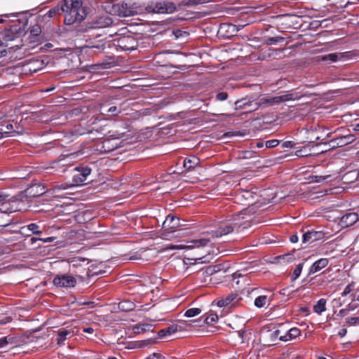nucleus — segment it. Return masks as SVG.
Masks as SVG:
<instances>
[{"instance_id": "f257e3e1", "label": "nucleus", "mask_w": 359, "mask_h": 359, "mask_svg": "<svg viewBox=\"0 0 359 359\" xmlns=\"http://www.w3.org/2000/svg\"><path fill=\"white\" fill-rule=\"evenodd\" d=\"M62 12L65 13V23L73 25L81 22L86 17V11L81 0H64L62 2Z\"/></svg>"}, {"instance_id": "f03ea898", "label": "nucleus", "mask_w": 359, "mask_h": 359, "mask_svg": "<svg viewBox=\"0 0 359 359\" xmlns=\"http://www.w3.org/2000/svg\"><path fill=\"white\" fill-rule=\"evenodd\" d=\"M24 130L23 126L17 121L4 120L0 122V139L22 134Z\"/></svg>"}, {"instance_id": "7ed1b4c3", "label": "nucleus", "mask_w": 359, "mask_h": 359, "mask_svg": "<svg viewBox=\"0 0 359 359\" xmlns=\"http://www.w3.org/2000/svg\"><path fill=\"white\" fill-rule=\"evenodd\" d=\"M112 20L108 16H100L93 19L90 22L79 25L76 27V31L79 33L88 32L92 29H101L109 26Z\"/></svg>"}, {"instance_id": "20e7f679", "label": "nucleus", "mask_w": 359, "mask_h": 359, "mask_svg": "<svg viewBox=\"0 0 359 359\" xmlns=\"http://www.w3.org/2000/svg\"><path fill=\"white\" fill-rule=\"evenodd\" d=\"M252 214L248 209L243 210L232 217V224L235 229H246L250 226Z\"/></svg>"}, {"instance_id": "39448f33", "label": "nucleus", "mask_w": 359, "mask_h": 359, "mask_svg": "<svg viewBox=\"0 0 359 359\" xmlns=\"http://www.w3.org/2000/svg\"><path fill=\"white\" fill-rule=\"evenodd\" d=\"M114 43L123 50H133L137 46V42L130 35L121 36L114 39Z\"/></svg>"}, {"instance_id": "423d86ee", "label": "nucleus", "mask_w": 359, "mask_h": 359, "mask_svg": "<svg viewBox=\"0 0 359 359\" xmlns=\"http://www.w3.org/2000/svg\"><path fill=\"white\" fill-rule=\"evenodd\" d=\"M210 242V239L201 238L197 240H191L187 242L185 245H170L168 249L170 250H191L195 248L205 246Z\"/></svg>"}, {"instance_id": "0eeeda50", "label": "nucleus", "mask_w": 359, "mask_h": 359, "mask_svg": "<svg viewBox=\"0 0 359 359\" xmlns=\"http://www.w3.org/2000/svg\"><path fill=\"white\" fill-rule=\"evenodd\" d=\"M20 201L17 198L6 199L0 203V212L3 213H11L21 210Z\"/></svg>"}, {"instance_id": "6e6552de", "label": "nucleus", "mask_w": 359, "mask_h": 359, "mask_svg": "<svg viewBox=\"0 0 359 359\" xmlns=\"http://www.w3.org/2000/svg\"><path fill=\"white\" fill-rule=\"evenodd\" d=\"M76 283L75 278L70 275L57 276L53 279L54 285L60 287H73Z\"/></svg>"}, {"instance_id": "1a4fd4ad", "label": "nucleus", "mask_w": 359, "mask_h": 359, "mask_svg": "<svg viewBox=\"0 0 359 359\" xmlns=\"http://www.w3.org/2000/svg\"><path fill=\"white\" fill-rule=\"evenodd\" d=\"M76 173L73 175V182L75 185L82 184L90 174L91 169L87 166L76 167L75 168Z\"/></svg>"}, {"instance_id": "9d476101", "label": "nucleus", "mask_w": 359, "mask_h": 359, "mask_svg": "<svg viewBox=\"0 0 359 359\" xmlns=\"http://www.w3.org/2000/svg\"><path fill=\"white\" fill-rule=\"evenodd\" d=\"M299 98L297 95L293 93H286L282 95L269 97L266 100V102L269 104H279L290 100H295Z\"/></svg>"}, {"instance_id": "9b49d317", "label": "nucleus", "mask_w": 359, "mask_h": 359, "mask_svg": "<svg viewBox=\"0 0 359 359\" xmlns=\"http://www.w3.org/2000/svg\"><path fill=\"white\" fill-rule=\"evenodd\" d=\"M234 229L235 227L232 223L223 224L217 230L212 231L211 235L212 238H219L231 233Z\"/></svg>"}, {"instance_id": "f8f14e48", "label": "nucleus", "mask_w": 359, "mask_h": 359, "mask_svg": "<svg viewBox=\"0 0 359 359\" xmlns=\"http://www.w3.org/2000/svg\"><path fill=\"white\" fill-rule=\"evenodd\" d=\"M355 140V136L349 134L334 138L330 141V143L332 144V147H343L352 143Z\"/></svg>"}, {"instance_id": "ddd939ff", "label": "nucleus", "mask_w": 359, "mask_h": 359, "mask_svg": "<svg viewBox=\"0 0 359 359\" xmlns=\"http://www.w3.org/2000/svg\"><path fill=\"white\" fill-rule=\"evenodd\" d=\"M358 219V216L355 212H349L343 215L339 224L341 227H348L355 224Z\"/></svg>"}, {"instance_id": "4468645a", "label": "nucleus", "mask_w": 359, "mask_h": 359, "mask_svg": "<svg viewBox=\"0 0 359 359\" xmlns=\"http://www.w3.org/2000/svg\"><path fill=\"white\" fill-rule=\"evenodd\" d=\"M74 336V331L66 328H60L57 330L56 341L58 345L62 346L64 341Z\"/></svg>"}, {"instance_id": "2eb2a0df", "label": "nucleus", "mask_w": 359, "mask_h": 359, "mask_svg": "<svg viewBox=\"0 0 359 359\" xmlns=\"http://www.w3.org/2000/svg\"><path fill=\"white\" fill-rule=\"evenodd\" d=\"M180 225V219L174 215H169L163 223V228L165 230L176 229Z\"/></svg>"}, {"instance_id": "dca6fc26", "label": "nucleus", "mask_w": 359, "mask_h": 359, "mask_svg": "<svg viewBox=\"0 0 359 359\" xmlns=\"http://www.w3.org/2000/svg\"><path fill=\"white\" fill-rule=\"evenodd\" d=\"M320 143L314 144V142H309L300 149L295 151V155L298 157H305L311 155V148L318 146Z\"/></svg>"}, {"instance_id": "f3484780", "label": "nucleus", "mask_w": 359, "mask_h": 359, "mask_svg": "<svg viewBox=\"0 0 359 359\" xmlns=\"http://www.w3.org/2000/svg\"><path fill=\"white\" fill-rule=\"evenodd\" d=\"M200 163L198 158L194 156H188L184 159L183 166L187 170H191L196 168Z\"/></svg>"}, {"instance_id": "a211bd4d", "label": "nucleus", "mask_w": 359, "mask_h": 359, "mask_svg": "<svg viewBox=\"0 0 359 359\" xmlns=\"http://www.w3.org/2000/svg\"><path fill=\"white\" fill-rule=\"evenodd\" d=\"M327 264H328L327 259H326V258L320 259L317 260L316 262H315L312 264V266L310 267L309 273L310 274L315 273L320 271L325 266H327Z\"/></svg>"}, {"instance_id": "6ab92c4d", "label": "nucleus", "mask_w": 359, "mask_h": 359, "mask_svg": "<svg viewBox=\"0 0 359 359\" xmlns=\"http://www.w3.org/2000/svg\"><path fill=\"white\" fill-rule=\"evenodd\" d=\"M175 8L172 4H167L165 3L156 4L154 11L158 13H172Z\"/></svg>"}, {"instance_id": "aec40b11", "label": "nucleus", "mask_w": 359, "mask_h": 359, "mask_svg": "<svg viewBox=\"0 0 359 359\" xmlns=\"http://www.w3.org/2000/svg\"><path fill=\"white\" fill-rule=\"evenodd\" d=\"M322 233L320 231H308L303 234V242H313L320 238Z\"/></svg>"}, {"instance_id": "412c9836", "label": "nucleus", "mask_w": 359, "mask_h": 359, "mask_svg": "<svg viewBox=\"0 0 359 359\" xmlns=\"http://www.w3.org/2000/svg\"><path fill=\"white\" fill-rule=\"evenodd\" d=\"M18 39V36L11 32H6L0 39V46L8 47V43Z\"/></svg>"}, {"instance_id": "4be33fe9", "label": "nucleus", "mask_w": 359, "mask_h": 359, "mask_svg": "<svg viewBox=\"0 0 359 359\" xmlns=\"http://www.w3.org/2000/svg\"><path fill=\"white\" fill-rule=\"evenodd\" d=\"M177 331V326L175 325H172L168 327L161 330L158 332V337L160 338H167L171 336L172 334H175Z\"/></svg>"}, {"instance_id": "5701e85b", "label": "nucleus", "mask_w": 359, "mask_h": 359, "mask_svg": "<svg viewBox=\"0 0 359 359\" xmlns=\"http://www.w3.org/2000/svg\"><path fill=\"white\" fill-rule=\"evenodd\" d=\"M236 297L237 295L235 294H230L225 298L219 299L217 302V306L219 307H224L229 306L233 302V301L236 298Z\"/></svg>"}, {"instance_id": "b1692460", "label": "nucleus", "mask_w": 359, "mask_h": 359, "mask_svg": "<svg viewBox=\"0 0 359 359\" xmlns=\"http://www.w3.org/2000/svg\"><path fill=\"white\" fill-rule=\"evenodd\" d=\"M269 301L270 299L266 295H260L255 299V306L257 308H263L269 304Z\"/></svg>"}, {"instance_id": "393cba45", "label": "nucleus", "mask_w": 359, "mask_h": 359, "mask_svg": "<svg viewBox=\"0 0 359 359\" xmlns=\"http://www.w3.org/2000/svg\"><path fill=\"white\" fill-rule=\"evenodd\" d=\"M326 299H320L316 304L313 306V311L316 313L320 315L323 312L326 310Z\"/></svg>"}, {"instance_id": "a878e982", "label": "nucleus", "mask_w": 359, "mask_h": 359, "mask_svg": "<svg viewBox=\"0 0 359 359\" xmlns=\"http://www.w3.org/2000/svg\"><path fill=\"white\" fill-rule=\"evenodd\" d=\"M25 229L31 231L33 234L41 235L42 233V231L40 229V226L36 223H31L26 226L22 227V231H24Z\"/></svg>"}, {"instance_id": "bb28decb", "label": "nucleus", "mask_w": 359, "mask_h": 359, "mask_svg": "<svg viewBox=\"0 0 359 359\" xmlns=\"http://www.w3.org/2000/svg\"><path fill=\"white\" fill-rule=\"evenodd\" d=\"M134 307V304L128 300L123 301L118 304V308L125 311H131Z\"/></svg>"}, {"instance_id": "cd10ccee", "label": "nucleus", "mask_w": 359, "mask_h": 359, "mask_svg": "<svg viewBox=\"0 0 359 359\" xmlns=\"http://www.w3.org/2000/svg\"><path fill=\"white\" fill-rule=\"evenodd\" d=\"M343 57V55L341 53H330L328 55H326L322 57L323 60H329L332 62H337L339 60H341V58Z\"/></svg>"}, {"instance_id": "c85d7f7f", "label": "nucleus", "mask_w": 359, "mask_h": 359, "mask_svg": "<svg viewBox=\"0 0 359 359\" xmlns=\"http://www.w3.org/2000/svg\"><path fill=\"white\" fill-rule=\"evenodd\" d=\"M62 13V4H58L57 6L50 9L47 12L46 15H47L48 18H53V17L55 16L56 15L61 14Z\"/></svg>"}, {"instance_id": "c756f323", "label": "nucleus", "mask_w": 359, "mask_h": 359, "mask_svg": "<svg viewBox=\"0 0 359 359\" xmlns=\"http://www.w3.org/2000/svg\"><path fill=\"white\" fill-rule=\"evenodd\" d=\"M14 337L11 336H6L0 339V348H4L8 344H14Z\"/></svg>"}, {"instance_id": "7c9ffc66", "label": "nucleus", "mask_w": 359, "mask_h": 359, "mask_svg": "<svg viewBox=\"0 0 359 359\" xmlns=\"http://www.w3.org/2000/svg\"><path fill=\"white\" fill-rule=\"evenodd\" d=\"M201 313V309L198 308H191L186 311L184 316L187 318H192L199 315Z\"/></svg>"}, {"instance_id": "2f4dec72", "label": "nucleus", "mask_w": 359, "mask_h": 359, "mask_svg": "<svg viewBox=\"0 0 359 359\" xmlns=\"http://www.w3.org/2000/svg\"><path fill=\"white\" fill-rule=\"evenodd\" d=\"M218 320V316L216 313H210L205 318L204 321L207 324H213Z\"/></svg>"}, {"instance_id": "473e14b6", "label": "nucleus", "mask_w": 359, "mask_h": 359, "mask_svg": "<svg viewBox=\"0 0 359 359\" xmlns=\"http://www.w3.org/2000/svg\"><path fill=\"white\" fill-rule=\"evenodd\" d=\"M302 269H303V264L302 263H300L299 264L297 267L294 269V271H293V273L291 276V279L292 280H294L296 279H297L301 273H302Z\"/></svg>"}, {"instance_id": "72a5a7b5", "label": "nucleus", "mask_w": 359, "mask_h": 359, "mask_svg": "<svg viewBox=\"0 0 359 359\" xmlns=\"http://www.w3.org/2000/svg\"><path fill=\"white\" fill-rule=\"evenodd\" d=\"M330 177H331L330 175H312L309 177V179L311 180V182H312L319 183V182H322L323 181H324L325 180H327Z\"/></svg>"}, {"instance_id": "f704fd0d", "label": "nucleus", "mask_w": 359, "mask_h": 359, "mask_svg": "<svg viewBox=\"0 0 359 359\" xmlns=\"http://www.w3.org/2000/svg\"><path fill=\"white\" fill-rule=\"evenodd\" d=\"M102 114H104L107 112L108 114H111V115H116L121 112V109L117 107L113 106L110 107L108 109H105L104 107H102Z\"/></svg>"}, {"instance_id": "c9c22d12", "label": "nucleus", "mask_w": 359, "mask_h": 359, "mask_svg": "<svg viewBox=\"0 0 359 359\" xmlns=\"http://www.w3.org/2000/svg\"><path fill=\"white\" fill-rule=\"evenodd\" d=\"M35 189L36 190V194L38 195H41L45 193V188L39 184H35L31 187L29 189H28V191L29 194H32V191H34Z\"/></svg>"}, {"instance_id": "e433bc0d", "label": "nucleus", "mask_w": 359, "mask_h": 359, "mask_svg": "<svg viewBox=\"0 0 359 359\" xmlns=\"http://www.w3.org/2000/svg\"><path fill=\"white\" fill-rule=\"evenodd\" d=\"M147 327H148L147 325L139 324V325H136L135 326H134L133 331L136 334H140V333L144 332L147 330Z\"/></svg>"}, {"instance_id": "4c0bfd02", "label": "nucleus", "mask_w": 359, "mask_h": 359, "mask_svg": "<svg viewBox=\"0 0 359 359\" xmlns=\"http://www.w3.org/2000/svg\"><path fill=\"white\" fill-rule=\"evenodd\" d=\"M359 322V317H351L346 319V324L348 326L356 325Z\"/></svg>"}, {"instance_id": "58836bf2", "label": "nucleus", "mask_w": 359, "mask_h": 359, "mask_svg": "<svg viewBox=\"0 0 359 359\" xmlns=\"http://www.w3.org/2000/svg\"><path fill=\"white\" fill-rule=\"evenodd\" d=\"M282 331L280 330H276L270 333V338L271 341H275L276 339L280 340V337H281Z\"/></svg>"}, {"instance_id": "ea45409f", "label": "nucleus", "mask_w": 359, "mask_h": 359, "mask_svg": "<svg viewBox=\"0 0 359 359\" xmlns=\"http://www.w3.org/2000/svg\"><path fill=\"white\" fill-rule=\"evenodd\" d=\"M300 334V330L297 327H293L289 330V338L292 339H295Z\"/></svg>"}, {"instance_id": "a19ab883", "label": "nucleus", "mask_w": 359, "mask_h": 359, "mask_svg": "<svg viewBox=\"0 0 359 359\" xmlns=\"http://www.w3.org/2000/svg\"><path fill=\"white\" fill-rule=\"evenodd\" d=\"M266 147L267 148H273L279 144V140H271L266 142Z\"/></svg>"}, {"instance_id": "79ce46f5", "label": "nucleus", "mask_w": 359, "mask_h": 359, "mask_svg": "<svg viewBox=\"0 0 359 359\" xmlns=\"http://www.w3.org/2000/svg\"><path fill=\"white\" fill-rule=\"evenodd\" d=\"M282 40H283V38L280 37V36L270 37V38L267 39L266 43L269 45H272V44H275L276 43Z\"/></svg>"}, {"instance_id": "37998d69", "label": "nucleus", "mask_w": 359, "mask_h": 359, "mask_svg": "<svg viewBox=\"0 0 359 359\" xmlns=\"http://www.w3.org/2000/svg\"><path fill=\"white\" fill-rule=\"evenodd\" d=\"M90 47L95 48L98 51H101L104 49L105 43H104L103 41H99L97 44H92L90 46Z\"/></svg>"}, {"instance_id": "c03bdc74", "label": "nucleus", "mask_w": 359, "mask_h": 359, "mask_svg": "<svg viewBox=\"0 0 359 359\" xmlns=\"http://www.w3.org/2000/svg\"><path fill=\"white\" fill-rule=\"evenodd\" d=\"M228 98V94L226 92H220L217 94L216 100L217 101H224Z\"/></svg>"}, {"instance_id": "a18cd8bd", "label": "nucleus", "mask_w": 359, "mask_h": 359, "mask_svg": "<svg viewBox=\"0 0 359 359\" xmlns=\"http://www.w3.org/2000/svg\"><path fill=\"white\" fill-rule=\"evenodd\" d=\"M289 330L285 332L282 331L281 337H280V341H288L292 340V338H289Z\"/></svg>"}, {"instance_id": "49530a36", "label": "nucleus", "mask_w": 359, "mask_h": 359, "mask_svg": "<svg viewBox=\"0 0 359 359\" xmlns=\"http://www.w3.org/2000/svg\"><path fill=\"white\" fill-rule=\"evenodd\" d=\"M353 290V285L351 284H348L346 286L344 291L341 293V296L344 297L348 294Z\"/></svg>"}, {"instance_id": "de8ad7c7", "label": "nucleus", "mask_w": 359, "mask_h": 359, "mask_svg": "<svg viewBox=\"0 0 359 359\" xmlns=\"http://www.w3.org/2000/svg\"><path fill=\"white\" fill-rule=\"evenodd\" d=\"M86 259L85 258H81V257H75L74 258L71 262L70 263L72 264V265L73 266H76L77 264H78V262H86Z\"/></svg>"}, {"instance_id": "09e8293b", "label": "nucleus", "mask_w": 359, "mask_h": 359, "mask_svg": "<svg viewBox=\"0 0 359 359\" xmlns=\"http://www.w3.org/2000/svg\"><path fill=\"white\" fill-rule=\"evenodd\" d=\"M173 34L175 36V38H180L184 34L187 35V33L186 32H183L180 29H175L173 31Z\"/></svg>"}, {"instance_id": "8fccbe9b", "label": "nucleus", "mask_w": 359, "mask_h": 359, "mask_svg": "<svg viewBox=\"0 0 359 359\" xmlns=\"http://www.w3.org/2000/svg\"><path fill=\"white\" fill-rule=\"evenodd\" d=\"M294 147V143L292 141H286L283 144V147H284V148Z\"/></svg>"}, {"instance_id": "3c124183", "label": "nucleus", "mask_w": 359, "mask_h": 359, "mask_svg": "<svg viewBox=\"0 0 359 359\" xmlns=\"http://www.w3.org/2000/svg\"><path fill=\"white\" fill-rule=\"evenodd\" d=\"M55 238L54 237H48L46 238H41L40 241H42L44 243H48L54 241Z\"/></svg>"}, {"instance_id": "603ef678", "label": "nucleus", "mask_w": 359, "mask_h": 359, "mask_svg": "<svg viewBox=\"0 0 359 359\" xmlns=\"http://www.w3.org/2000/svg\"><path fill=\"white\" fill-rule=\"evenodd\" d=\"M135 14V12L131 10H126L122 13L123 16H130Z\"/></svg>"}, {"instance_id": "864d4df0", "label": "nucleus", "mask_w": 359, "mask_h": 359, "mask_svg": "<svg viewBox=\"0 0 359 359\" xmlns=\"http://www.w3.org/2000/svg\"><path fill=\"white\" fill-rule=\"evenodd\" d=\"M206 1H208V0H192V1H190L188 3V4L194 5V4H198V3H205Z\"/></svg>"}, {"instance_id": "5fc2aeb1", "label": "nucleus", "mask_w": 359, "mask_h": 359, "mask_svg": "<svg viewBox=\"0 0 359 359\" xmlns=\"http://www.w3.org/2000/svg\"><path fill=\"white\" fill-rule=\"evenodd\" d=\"M333 306H340L341 305L340 299H334L332 302Z\"/></svg>"}, {"instance_id": "6e6d98bb", "label": "nucleus", "mask_w": 359, "mask_h": 359, "mask_svg": "<svg viewBox=\"0 0 359 359\" xmlns=\"http://www.w3.org/2000/svg\"><path fill=\"white\" fill-rule=\"evenodd\" d=\"M31 32L34 34V35H37L39 32H40V28L38 26H36V27H33L32 30H31Z\"/></svg>"}, {"instance_id": "4d7b16f0", "label": "nucleus", "mask_w": 359, "mask_h": 359, "mask_svg": "<svg viewBox=\"0 0 359 359\" xmlns=\"http://www.w3.org/2000/svg\"><path fill=\"white\" fill-rule=\"evenodd\" d=\"M347 333V330L346 328H343L341 330L339 331L338 335L341 337H344Z\"/></svg>"}, {"instance_id": "13d9d810", "label": "nucleus", "mask_w": 359, "mask_h": 359, "mask_svg": "<svg viewBox=\"0 0 359 359\" xmlns=\"http://www.w3.org/2000/svg\"><path fill=\"white\" fill-rule=\"evenodd\" d=\"M290 240L292 243H297L298 241V236L297 235H292Z\"/></svg>"}, {"instance_id": "bf43d9fd", "label": "nucleus", "mask_w": 359, "mask_h": 359, "mask_svg": "<svg viewBox=\"0 0 359 359\" xmlns=\"http://www.w3.org/2000/svg\"><path fill=\"white\" fill-rule=\"evenodd\" d=\"M151 356L155 359H161L163 358L162 355L160 353H154Z\"/></svg>"}, {"instance_id": "052dcab7", "label": "nucleus", "mask_w": 359, "mask_h": 359, "mask_svg": "<svg viewBox=\"0 0 359 359\" xmlns=\"http://www.w3.org/2000/svg\"><path fill=\"white\" fill-rule=\"evenodd\" d=\"M83 331L88 334H92L94 332V330L92 327H86L83 328Z\"/></svg>"}, {"instance_id": "680f3d73", "label": "nucleus", "mask_w": 359, "mask_h": 359, "mask_svg": "<svg viewBox=\"0 0 359 359\" xmlns=\"http://www.w3.org/2000/svg\"><path fill=\"white\" fill-rule=\"evenodd\" d=\"M68 187H69L68 185L61 184V185L56 186L55 189H67Z\"/></svg>"}, {"instance_id": "e2e57ef3", "label": "nucleus", "mask_w": 359, "mask_h": 359, "mask_svg": "<svg viewBox=\"0 0 359 359\" xmlns=\"http://www.w3.org/2000/svg\"><path fill=\"white\" fill-rule=\"evenodd\" d=\"M41 238H36V237H32L31 238V244H34V243H36L37 241H40Z\"/></svg>"}, {"instance_id": "0e129e2a", "label": "nucleus", "mask_w": 359, "mask_h": 359, "mask_svg": "<svg viewBox=\"0 0 359 359\" xmlns=\"http://www.w3.org/2000/svg\"><path fill=\"white\" fill-rule=\"evenodd\" d=\"M7 198V196L0 194V203L4 201Z\"/></svg>"}, {"instance_id": "69168bd1", "label": "nucleus", "mask_w": 359, "mask_h": 359, "mask_svg": "<svg viewBox=\"0 0 359 359\" xmlns=\"http://www.w3.org/2000/svg\"><path fill=\"white\" fill-rule=\"evenodd\" d=\"M353 126V130L359 131V123L354 124Z\"/></svg>"}, {"instance_id": "338daca9", "label": "nucleus", "mask_w": 359, "mask_h": 359, "mask_svg": "<svg viewBox=\"0 0 359 359\" xmlns=\"http://www.w3.org/2000/svg\"><path fill=\"white\" fill-rule=\"evenodd\" d=\"M233 276L234 278H237V277H241L242 276V274L239 271H236L233 273Z\"/></svg>"}, {"instance_id": "774afa93", "label": "nucleus", "mask_w": 359, "mask_h": 359, "mask_svg": "<svg viewBox=\"0 0 359 359\" xmlns=\"http://www.w3.org/2000/svg\"><path fill=\"white\" fill-rule=\"evenodd\" d=\"M346 311H353L354 309V307H353L351 304H348L346 308Z\"/></svg>"}]
</instances>
